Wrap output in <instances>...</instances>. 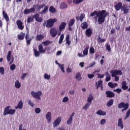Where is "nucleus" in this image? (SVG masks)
Instances as JSON below:
<instances>
[{"label":"nucleus","mask_w":130,"mask_h":130,"mask_svg":"<svg viewBox=\"0 0 130 130\" xmlns=\"http://www.w3.org/2000/svg\"><path fill=\"white\" fill-rule=\"evenodd\" d=\"M50 33L51 34L52 37L54 38L56 35H57V30H56L54 28H52L50 30Z\"/></svg>","instance_id":"f8f14e48"},{"label":"nucleus","mask_w":130,"mask_h":130,"mask_svg":"<svg viewBox=\"0 0 130 130\" xmlns=\"http://www.w3.org/2000/svg\"><path fill=\"white\" fill-rule=\"evenodd\" d=\"M3 15L4 19L6 20L7 22H9V21H10V18H9V16H8V14L6 13V11H5V10L3 11Z\"/></svg>","instance_id":"a878e982"},{"label":"nucleus","mask_w":130,"mask_h":130,"mask_svg":"<svg viewBox=\"0 0 130 130\" xmlns=\"http://www.w3.org/2000/svg\"><path fill=\"white\" fill-rule=\"evenodd\" d=\"M74 116H75V112L72 113L70 117L67 122V124L69 125H70V124H72V122H73V117H74Z\"/></svg>","instance_id":"a211bd4d"},{"label":"nucleus","mask_w":130,"mask_h":130,"mask_svg":"<svg viewBox=\"0 0 130 130\" xmlns=\"http://www.w3.org/2000/svg\"><path fill=\"white\" fill-rule=\"evenodd\" d=\"M48 12V6H45L44 9L39 13L40 15H44V14H46Z\"/></svg>","instance_id":"aec40b11"},{"label":"nucleus","mask_w":130,"mask_h":130,"mask_svg":"<svg viewBox=\"0 0 130 130\" xmlns=\"http://www.w3.org/2000/svg\"><path fill=\"white\" fill-rule=\"evenodd\" d=\"M118 126L120 127L121 129H123V123H122V119L119 118L118 120Z\"/></svg>","instance_id":"412c9836"},{"label":"nucleus","mask_w":130,"mask_h":130,"mask_svg":"<svg viewBox=\"0 0 130 130\" xmlns=\"http://www.w3.org/2000/svg\"><path fill=\"white\" fill-rule=\"evenodd\" d=\"M106 123V120H105V119H103L101 120L100 123L101 124H102V125L105 124Z\"/></svg>","instance_id":"e2e57ef3"},{"label":"nucleus","mask_w":130,"mask_h":130,"mask_svg":"<svg viewBox=\"0 0 130 130\" xmlns=\"http://www.w3.org/2000/svg\"><path fill=\"white\" fill-rule=\"evenodd\" d=\"M106 75V82H109L110 80H111V76H110V74L108 72L105 73Z\"/></svg>","instance_id":"c85d7f7f"},{"label":"nucleus","mask_w":130,"mask_h":130,"mask_svg":"<svg viewBox=\"0 0 130 130\" xmlns=\"http://www.w3.org/2000/svg\"><path fill=\"white\" fill-rule=\"evenodd\" d=\"M39 16V14L37 13L34 15V16H29L27 18V23H31V22H33L34 18L35 19L36 22L41 23V22H42V17H40Z\"/></svg>","instance_id":"f03ea898"},{"label":"nucleus","mask_w":130,"mask_h":130,"mask_svg":"<svg viewBox=\"0 0 130 130\" xmlns=\"http://www.w3.org/2000/svg\"><path fill=\"white\" fill-rule=\"evenodd\" d=\"M16 24L18 26V29L19 30H23L24 29V23L22 22V21L20 20H18L16 21Z\"/></svg>","instance_id":"6e6552de"},{"label":"nucleus","mask_w":130,"mask_h":130,"mask_svg":"<svg viewBox=\"0 0 130 130\" xmlns=\"http://www.w3.org/2000/svg\"><path fill=\"white\" fill-rule=\"evenodd\" d=\"M103 83V81L100 80L98 81V84L96 86V89H98L99 88V87H100L101 86H102V83Z\"/></svg>","instance_id":"603ef678"},{"label":"nucleus","mask_w":130,"mask_h":130,"mask_svg":"<svg viewBox=\"0 0 130 130\" xmlns=\"http://www.w3.org/2000/svg\"><path fill=\"white\" fill-rule=\"evenodd\" d=\"M84 18H85V14H81L79 17L80 21H81V22H82V21H83V20H84Z\"/></svg>","instance_id":"5fc2aeb1"},{"label":"nucleus","mask_w":130,"mask_h":130,"mask_svg":"<svg viewBox=\"0 0 130 130\" xmlns=\"http://www.w3.org/2000/svg\"><path fill=\"white\" fill-rule=\"evenodd\" d=\"M113 92H116L118 94L121 93L122 92V90L121 88H117L116 89L113 90Z\"/></svg>","instance_id":"de8ad7c7"},{"label":"nucleus","mask_w":130,"mask_h":130,"mask_svg":"<svg viewBox=\"0 0 130 130\" xmlns=\"http://www.w3.org/2000/svg\"><path fill=\"white\" fill-rule=\"evenodd\" d=\"M108 12L106 10H103L101 11H99V16L98 22L100 25L105 22V18L107 17Z\"/></svg>","instance_id":"f257e3e1"},{"label":"nucleus","mask_w":130,"mask_h":130,"mask_svg":"<svg viewBox=\"0 0 130 130\" xmlns=\"http://www.w3.org/2000/svg\"><path fill=\"white\" fill-rule=\"evenodd\" d=\"M14 86L17 89L21 88V83H20V81H19V80H16L15 82Z\"/></svg>","instance_id":"7c9ffc66"},{"label":"nucleus","mask_w":130,"mask_h":130,"mask_svg":"<svg viewBox=\"0 0 130 130\" xmlns=\"http://www.w3.org/2000/svg\"><path fill=\"white\" fill-rule=\"evenodd\" d=\"M50 75H48L46 73H45L44 75V78L45 80H50Z\"/></svg>","instance_id":"37998d69"},{"label":"nucleus","mask_w":130,"mask_h":130,"mask_svg":"<svg viewBox=\"0 0 130 130\" xmlns=\"http://www.w3.org/2000/svg\"><path fill=\"white\" fill-rule=\"evenodd\" d=\"M121 11H123V14H127L128 13V7H127V5H123L122 9H121Z\"/></svg>","instance_id":"dca6fc26"},{"label":"nucleus","mask_w":130,"mask_h":130,"mask_svg":"<svg viewBox=\"0 0 130 130\" xmlns=\"http://www.w3.org/2000/svg\"><path fill=\"white\" fill-rule=\"evenodd\" d=\"M98 41V42H100L101 43H102V42H105V41H106V40L105 39H101L100 36H99Z\"/></svg>","instance_id":"09e8293b"},{"label":"nucleus","mask_w":130,"mask_h":130,"mask_svg":"<svg viewBox=\"0 0 130 130\" xmlns=\"http://www.w3.org/2000/svg\"><path fill=\"white\" fill-rule=\"evenodd\" d=\"M110 75L112 78H114L117 76H121L122 75V72L121 70H113L110 72Z\"/></svg>","instance_id":"39448f33"},{"label":"nucleus","mask_w":130,"mask_h":130,"mask_svg":"<svg viewBox=\"0 0 130 130\" xmlns=\"http://www.w3.org/2000/svg\"><path fill=\"white\" fill-rule=\"evenodd\" d=\"M10 69L11 71H15L16 69V65L15 64H12L10 66Z\"/></svg>","instance_id":"6e6d98bb"},{"label":"nucleus","mask_w":130,"mask_h":130,"mask_svg":"<svg viewBox=\"0 0 130 130\" xmlns=\"http://www.w3.org/2000/svg\"><path fill=\"white\" fill-rule=\"evenodd\" d=\"M112 105H113V99H110L107 103V106L108 107H110Z\"/></svg>","instance_id":"c9c22d12"},{"label":"nucleus","mask_w":130,"mask_h":130,"mask_svg":"<svg viewBox=\"0 0 130 130\" xmlns=\"http://www.w3.org/2000/svg\"><path fill=\"white\" fill-rule=\"evenodd\" d=\"M89 50V47H86L83 51L84 55H88V52Z\"/></svg>","instance_id":"79ce46f5"},{"label":"nucleus","mask_w":130,"mask_h":130,"mask_svg":"<svg viewBox=\"0 0 130 130\" xmlns=\"http://www.w3.org/2000/svg\"><path fill=\"white\" fill-rule=\"evenodd\" d=\"M25 40L26 41L27 45H30L31 44V41H32V38H30L28 34H26L25 35Z\"/></svg>","instance_id":"ddd939ff"},{"label":"nucleus","mask_w":130,"mask_h":130,"mask_svg":"<svg viewBox=\"0 0 130 130\" xmlns=\"http://www.w3.org/2000/svg\"><path fill=\"white\" fill-rule=\"evenodd\" d=\"M11 106H8L5 108L4 112H3V115L4 116H6V115H14V113H16V110L10 109Z\"/></svg>","instance_id":"7ed1b4c3"},{"label":"nucleus","mask_w":130,"mask_h":130,"mask_svg":"<svg viewBox=\"0 0 130 130\" xmlns=\"http://www.w3.org/2000/svg\"><path fill=\"white\" fill-rule=\"evenodd\" d=\"M0 74L1 75H5V68L4 67H0Z\"/></svg>","instance_id":"3c124183"},{"label":"nucleus","mask_w":130,"mask_h":130,"mask_svg":"<svg viewBox=\"0 0 130 130\" xmlns=\"http://www.w3.org/2000/svg\"><path fill=\"white\" fill-rule=\"evenodd\" d=\"M108 86H109L110 88H111V89H113L114 88H115V87H117V83H113L112 82H110L108 83Z\"/></svg>","instance_id":"b1692460"},{"label":"nucleus","mask_w":130,"mask_h":130,"mask_svg":"<svg viewBox=\"0 0 130 130\" xmlns=\"http://www.w3.org/2000/svg\"><path fill=\"white\" fill-rule=\"evenodd\" d=\"M121 89H122V90H127V89H128V86H127V84L126 83V81H122L121 83Z\"/></svg>","instance_id":"6ab92c4d"},{"label":"nucleus","mask_w":130,"mask_h":130,"mask_svg":"<svg viewBox=\"0 0 130 130\" xmlns=\"http://www.w3.org/2000/svg\"><path fill=\"white\" fill-rule=\"evenodd\" d=\"M66 43L68 45L71 44V41H70V35H67L66 38Z\"/></svg>","instance_id":"4c0bfd02"},{"label":"nucleus","mask_w":130,"mask_h":130,"mask_svg":"<svg viewBox=\"0 0 130 130\" xmlns=\"http://www.w3.org/2000/svg\"><path fill=\"white\" fill-rule=\"evenodd\" d=\"M30 94L34 98H36L38 99V100H41V98H40V96L42 95V92H41V91H39L37 92L32 91Z\"/></svg>","instance_id":"423d86ee"},{"label":"nucleus","mask_w":130,"mask_h":130,"mask_svg":"<svg viewBox=\"0 0 130 130\" xmlns=\"http://www.w3.org/2000/svg\"><path fill=\"white\" fill-rule=\"evenodd\" d=\"M38 48H39V51L41 53H45V51H46L45 49H43V46L41 44H40L39 45Z\"/></svg>","instance_id":"4be33fe9"},{"label":"nucleus","mask_w":130,"mask_h":130,"mask_svg":"<svg viewBox=\"0 0 130 130\" xmlns=\"http://www.w3.org/2000/svg\"><path fill=\"white\" fill-rule=\"evenodd\" d=\"M129 115H130V109L127 111L124 119H126V118H128V117H129Z\"/></svg>","instance_id":"8fccbe9b"},{"label":"nucleus","mask_w":130,"mask_h":130,"mask_svg":"<svg viewBox=\"0 0 130 130\" xmlns=\"http://www.w3.org/2000/svg\"><path fill=\"white\" fill-rule=\"evenodd\" d=\"M81 27L83 30H85L88 28V23L86 22H84L81 24Z\"/></svg>","instance_id":"cd10ccee"},{"label":"nucleus","mask_w":130,"mask_h":130,"mask_svg":"<svg viewBox=\"0 0 130 130\" xmlns=\"http://www.w3.org/2000/svg\"><path fill=\"white\" fill-rule=\"evenodd\" d=\"M122 3L121 2H118L116 5L114 6V8L116 11H118L122 9Z\"/></svg>","instance_id":"9b49d317"},{"label":"nucleus","mask_w":130,"mask_h":130,"mask_svg":"<svg viewBox=\"0 0 130 130\" xmlns=\"http://www.w3.org/2000/svg\"><path fill=\"white\" fill-rule=\"evenodd\" d=\"M28 104H29V105L31 106V107H34V104L32 102V101H31L30 100H29L28 101Z\"/></svg>","instance_id":"680f3d73"},{"label":"nucleus","mask_w":130,"mask_h":130,"mask_svg":"<svg viewBox=\"0 0 130 130\" xmlns=\"http://www.w3.org/2000/svg\"><path fill=\"white\" fill-rule=\"evenodd\" d=\"M49 11L50 13H52V14H53L56 12V9L54 7H53V6H50L49 9Z\"/></svg>","instance_id":"72a5a7b5"},{"label":"nucleus","mask_w":130,"mask_h":130,"mask_svg":"<svg viewBox=\"0 0 130 130\" xmlns=\"http://www.w3.org/2000/svg\"><path fill=\"white\" fill-rule=\"evenodd\" d=\"M74 24H75V19H72L69 21L68 26L69 27H72Z\"/></svg>","instance_id":"58836bf2"},{"label":"nucleus","mask_w":130,"mask_h":130,"mask_svg":"<svg viewBox=\"0 0 130 130\" xmlns=\"http://www.w3.org/2000/svg\"><path fill=\"white\" fill-rule=\"evenodd\" d=\"M99 13V11L98 12L96 10H94L93 12L91 13L90 17H95V16H96V17H98Z\"/></svg>","instance_id":"473e14b6"},{"label":"nucleus","mask_w":130,"mask_h":130,"mask_svg":"<svg viewBox=\"0 0 130 130\" xmlns=\"http://www.w3.org/2000/svg\"><path fill=\"white\" fill-rule=\"evenodd\" d=\"M75 78L77 81H81V80H82V77H81V74H80V73L77 74Z\"/></svg>","instance_id":"c03bdc74"},{"label":"nucleus","mask_w":130,"mask_h":130,"mask_svg":"<svg viewBox=\"0 0 130 130\" xmlns=\"http://www.w3.org/2000/svg\"><path fill=\"white\" fill-rule=\"evenodd\" d=\"M30 13V10L28 9H25L24 10V14L25 15H28V14H29Z\"/></svg>","instance_id":"bf43d9fd"},{"label":"nucleus","mask_w":130,"mask_h":130,"mask_svg":"<svg viewBox=\"0 0 130 130\" xmlns=\"http://www.w3.org/2000/svg\"><path fill=\"white\" fill-rule=\"evenodd\" d=\"M63 38H64V35H61L59 37V44H61L62 43V41H63Z\"/></svg>","instance_id":"e433bc0d"},{"label":"nucleus","mask_w":130,"mask_h":130,"mask_svg":"<svg viewBox=\"0 0 130 130\" xmlns=\"http://www.w3.org/2000/svg\"><path fill=\"white\" fill-rule=\"evenodd\" d=\"M92 33L93 31L91 28H87L85 31V35L87 37H91L92 36Z\"/></svg>","instance_id":"4468645a"},{"label":"nucleus","mask_w":130,"mask_h":130,"mask_svg":"<svg viewBox=\"0 0 130 130\" xmlns=\"http://www.w3.org/2000/svg\"><path fill=\"white\" fill-rule=\"evenodd\" d=\"M28 75V73H23L22 76L21 77V80H24L25 78H26V76Z\"/></svg>","instance_id":"052dcab7"},{"label":"nucleus","mask_w":130,"mask_h":130,"mask_svg":"<svg viewBox=\"0 0 130 130\" xmlns=\"http://www.w3.org/2000/svg\"><path fill=\"white\" fill-rule=\"evenodd\" d=\"M98 78L99 79H103V78H104V74H98Z\"/></svg>","instance_id":"338daca9"},{"label":"nucleus","mask_w":130,"mask_h":130,"mask_svg":"<svg viewBox=\"0 0 130 130\" xmlns=\"http://www.w3.org/2000/svg\"><path fill=\"white\" fill-rule=\"evenodd\" d=\"M68 101H69V98L68 96H65L63 98V100L62 101V102L63 103H66V102H68Z\"/></svg>","instance_id":"864d4df0"},{"label":"nucleus","mask_w":130,"mask_h":130,"mask_svg":"<svg viewBox=\"0 0 130 130\" xmlns=\"http://www.w3.org/2000/svg\"><path fill=\"white\" fill-rule=\"evenodd\" d=\"M87 76L89 79H93L95 76L94 75V74L92 73V74H88Z\"/></svg>","instance_id":"0e129e2a"},{"label":"nucleus","mask_w":130,"mask_h":130,"mask_svg":"<svg viewBox=\"0 0 130 130\" xmlns=\"http://www.w3.org/2000/svg\"><path fill=\"white\" fill-rule=\"evenodd\" d=\"M55 22H57V19L56 18H51L48 19L47 20L46 27H48V28H51Z\"/></svg>","instance_id":"0eeeda50"},{"label":"nucleus","mask_w":130,"mask_h":130,"mask_svg":"<svg viewBox=\"0 0 130 130\" xmlns=\"http://www.w3.org/2000/svg\"><path fill=\"white\" fill-rule=\"evenodd\" d=\"M106 49L108 50L109 52L111 51V48H110V45L107 44L106 46Z\"/></svg>","instance_id":"4d7b16f0"},{"label":"nucleus","mask_w":130,"mask_h":130,"mask_svg":"<svg viewBox=\"0 0 130 130\" xmlns=\"http://www.w3.org/2000/svg\"><path fill=\"white\" fill-rule=\"evenodd\" d=\"M34 53L36 57H38V56H40V54L41 53V52L40 51L37 50V49L34 48Z\"/></svg>","instance_id":"bb28decb"},{"label":"nucleus","mask_w":130,"mask_h":130,"mask_svg":"<svg viewBox=\"0 0 130 130\" xmlns=\"http://www.w3.org/2000/svg\"><path fill=\"white\" fill-rule=\"evenodd\" d=\"M93 99H94V97L93 96V95L90 94L87 99V102H88V103H90L91 104Z\"/></svg>","instance_id":"f704fd0d"},{"label":"nucleus","mask_w":130,"mask_h":130,"mask_svg":"<svg viewBox=\"0 0 130 130\" xmlns=\"http://www.w3.org/2000/svg\"><path fill=\"white\" fill-rule=\"evenodd\" d=\"M51 43H52V42H50L49 40H47L43 42V44L44 46H47V45H49Z\"/></svg>","instance_id":"a19ab883"},{"label":"nucleus","mask_w":130,"mask_h":130,"mask_svg":"<svg viewBox=\"0 0 130 130\" xmlns=\"http://www.w3.org/2000/svg\"><path fill=\"white\" fill-rule=\"evenodd\" d=\"M60 9H67L68 8V6L65 3H62L60 6Z\"/></svg>","instance_id":"49530a36"},{"label":"nucleus","mask_w":130,"mask_h":130,"mask_svg":"<svg viewBox=\"0 0 130 130\" xmlns=\"http://www.w3.org/2000/svg\"><path fill=\"white\" fill-rule=\"evenodd\" d=\"M128 106H129L128 103L125 104L124 102L120 103L118 105V108H123L122 109V112H124V111L127 110V109H128Z\"/></svg>","instance_id":"20e7f679"},{"label":"nucleus","mask_w":130,"mask_h":130,"mask_svg":"<svg viewBox=\"0 0 130 130\" xmlns=\"http://www.w3.org/2000/svg\"><path fill=\"white\" fill-rule=\"evenodd\" d=\"M18 39L19 40H24L25 38V33L24 32H20V35H17Z\"/></svg>","instance_id":"5701e85b"},{"label":"nucleus","mask_w":130,"mask_h":130,"mask_svg":"<svg viewBox=\"0 0 130 130\" xmlns=\"http://www.w3.org/2000/svg\"><path fill=\"white\" fill-rule=\"evenodd\" d=\"M89 53L90 54H93V53H95V49L93 47H91L89 48Z\"/></svg>","instance_id":"a18cd8bd"},{"label":"nucleus","mask_w":130,"mask_h":130,"mask_svg":"<svg viewBox=\"0 0 130 130\" xmlns=\"http://www.w3.org/2000/svg\"><path fill=\"white\" fill-rule=\"evenodd\" d=\"M66 26H67V23L61 22L59 26V30L61 31H62V30H64V29H66Z\"/></svg>","instance_id":"f3484780"},{"label":"nucleus","mask_w":130,"mask_h":130,"mask_svg":"<svg viewBox=\"0 0 130 130\" xmlns=\"http://www.w3.org/2000/svg\"><path fill=\"white\" fill-rule=\"evenodd\" d=\"M96 114H98V115H102V116H104V115H106V112L103 111L101 110H99L97 112H96Z\"/></svg>","instance_id":"2f4dec72"},{"label":"nucleus","mask_w":130,"mask_h":130,"mask_svg":"<svg viewBox=\"0 0 130 130\" xmlns=\"http://www.w3.org/2000/svg\"><path fill=\"white\" fill-rule=\"evenodd\" d=\"M46 119L48 121V123H50L51 122V113L50 112H48L46 114Z\"/></svg>","instance_id":"2eb2a0df"},{"label":"nucleus","mask_w":130,"mask_h":130,"mask_svg":"<svg viewBox=\"0 0 130 130\" xmlns=\"http://www.w3.org/2000/svg\"><path fill=\"white\" fill-rule=\"evenodd\" d=\"M59 68L61 69L62 72L64 73V67L63 64H59Z\"/></svg>","instance_id":"69168bd1"},{"label":"nucleus","mask_w":130,"mask_h":130,"mask_svg":"<svg viewBox=\"0 0 130 130\" xmlns=\"http://www.w3.org/2000/svg\"><path fill=\"white\" fill-rule=\"evenodd\" d=\"M43 38H44V36L42 35H38L36 37V39L37 41H41Z\"/></svg>","instance_id":"c756f323"},{"label":"nucleus","mask_w":130,"mask_h":130,"mask_svg":"<svg viewBox=\"0 0 130 130\" xmlns=\"http://www.w3.org/2000/svg\"><path fill=\"white\" fill-rule=\"evenodd\" d=\"M41 112V109H40V108H37L35 109V112L37 114L40 113Z\"/></svg>","instance_id":"13d9d810"},{"label":"nucleus","mask_w":130,"mask_h":130,"mask_svg":"<svg viewBox=\"0 0 130 130\" xmlns=\"http://www.w3.org/2000/svg\"><path fill=\"white\" fill-rule=\"evenodd\" d=\"M61 121V117H58L53 122V127H56L58 125H59V123H60Z\"/></svg>","instance_id":"1a4fd4ad"},{"label":"nucleus","mask_w":130,"mask_h":130,"mask_svg":"<svg viewBox=\"0 0 130 130\" xmlns=\"http://www.w3.org/2000/svg\"><path fill=\"white\" fill-rule=\"evenodd\" d=\"M91 105L90 103H87V104H86L85 105V106L83 107L82 109H83L84 110H87V109H88V108H89V107Z\"/></svg>","instance_id":"ea45409f"},{"label":"nucleus","mask_w":130,"mask_h":130,"mask_svg":"<svg viewBox=\"0 0 130 130\" xmlns=\"http://www.w3.org/2000/svg\"><path fill=\"white\" fill-rule=\"evenodd\" d=\"M105 94L107 98H113L115 96L114 92L109 90L106 91Z\"/></svg>","instance_id":"9d476101"},{"label":"nucleus","mask_w":130,"mask_h":130,"mask_svg":"<svg viewBox=\"0 0 130 130\" xmlns=\"http://www.w3.org/2000/svg\"><path fill=\"white\" fill-rule=\"evenodd\" d=\"M22 109L23 108V102L22 101H19L17 106H15V109Z\"/></svg>","instance_id":"393cba45"},{"label":"nucleus","mask_w":130,"mask_h":130,"mask_svg":"<svg viewBox=\"0 0 130 130\" xmlns=\"http://www.w3.org/2000/svg\"><path fill=\"white\" fill-rule=\"evenodd\" d=\"M84 0H77L75 2L76 5H79V4H81Z\"/></svg>","instance_id":"774afa93"}]
</instances>
